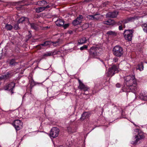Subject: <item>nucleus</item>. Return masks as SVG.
I'll return each instance as SVG.
<instances>
[{"label": "nucleus", "instance_id": "nucleus-1", "mask_svg": "<svg viewBox=\"0 0 147 147\" xmlns=\"http://www.w3.org/2000/svg\"><path fill=\"white\" fill-rule=\"evenodd\" d=\"M124 83L125 84L122 88L124 92H131L134 93L137 90V83L135 76L134 75H129L124 78Z\"/></svg>", "mask_w": 147, "mask_h": 147}, {"label": "nucleus", "instance_id": "nucleus-2", "mask_svg": "<svg viewBox=\"0 0 147 147\" xmlns=\"http://www.w3.org/2000/svg\"><path fill=\"white\" fill-rule=\"evenodd\" d=\"M102 49L98 46L93 47L90 50V56L94 58H96L97 56H99L101 53Z\"/></svg>", "mask_w": 147, "mask_h": 147}, {"label": "nucleus", "instance_id": "nucleus-3", "mask_svg": "<svg viewBox=\"0 0 147 147\" xmlns=\"http://www.w3.org/2000/svg\"><path fill=\"white\" fill-rule=\"evenodd\" d=\"M113 55L118 57H121L123 54V48L119 45L115 46L113 49Z\"/></svg>", "mask_w": 147, "mask_h": 147}, {"label": "nucleus", "instance_id": "nucleus-4", "mask_svg": "<svg viewBox=\"0 0 147 147\" xmlns=\"http://www.w3.org/2000/svg\"><path fill=\"white\" fill-rule=\"evenodd\" d=\"M134 131L138 133L137 135H136L134 138L135 141L131 142V144H136L139 140L143 138H144V133L140 131L138 129H136L134 130Z\"/></svg>", "mask_w": 147, "mask_h": 147}, {"label": "nucleus", "instance_id": "nucleus-5", "mask_svg": "<svg viewBox=\"0 0 147 147\" xmlns=\"http://www.w3.org/2000/svg\"><path fill=\"white\" fill-rule=\"evenodd\" d=\"M119 66L118 65H113L110 68L107 72V75L109 76L112 77L115 73L118 72Z\"/></svg>", "mask_w": 147, "mask_h": 147}, {"label": "nucleus", "instance_id": "nucleus-6", "mask_svg": "<svg viewBox=\"0 0 147 147\" xmlns=\"http://www.w3.org/2000/svg\"><path fill=\"white\" fill-rule=\"evenodd\" d=\"M133 32L134 31L132 30H125L123 34L125 39L129 41H131Z\"/></svg>", "mask_w": 147, "mask_h": 147}, {"label": "nucleus", "instance_id": "nucleus-7", "mask_svg": "<svg viewBox=\"0 0 147 147\" xmlns=\"http://www.w3.org/2000/svg\"><path fill=\"white\" fill-rule=\"evenodd\" d=\"M15 86V84L12 82L6 85L4 88L3 89L5 90L9 91L11 93V94L13 93V89Z\"/></svg>", "mask_w": 147, "mask_h": 147}, {"label": "nucleus", "instance_id": "nucleus-8", "mask_svg": "<svg viewBox=\"0 0 147 147\" xmlns=\"http://www.w3.org/2000/svg\"><path fill=\"white\" fill-rule=\"evenodd\" d=\"M59 132V130L58 128L53 127L50 131V136L51 138H55L57 137Z\"/></svg>", "mask_w": 147, "mask_h": 147}, {"label": "nucleus", "instance_id": "nucleus-9", "mask_svg": "<svg viewBox=\"0 0 147 147\" xmlns=\"http://www.w3.org/2000/svg\"><path fill=\"white\" fill-rule=\"evenodd\" d=\"M22 122L18 119L14 120L12 123V125L14 127L16 130H19L22 127Z\"/></svg>", "mask_w": 147, "mask_h": 147}, {"label": "nucleus", "instance_id": "nucleus-10", "mask_svg": "<svg viewBox=\"0 0 147 147\" xmlns=\"http://www.w3.org/2000/svg\"><path fill=\"white\" fill-rule=\"evenodd\" d=\"M52 43L53 44H56L58 43V42H51L49 41H46L45 42L43 43L37 45L36 47L38 49H41L42 48V47H48Z\"/></svg>", "mask_w": 147, "mask_h": 147}, {"label": "nucleus", "instance_id": "nucleus-11", "mask_svg": "<svg viewBox=\"0 0 147 147\" xmlns=\"http://www.w3.org/2000/svg\"><path fill=\"white\" fill-rule=\"evenodd\" d=\"M78 81L79 83L78 87V88L85 92L88 91L89 88L85 85L80 80L78 79Z\"/></svg>", "mask_w": 147, "mask_h": 147}, {"label": "nucleus", "instance_id": "nucleus-12", "mask_svg": "<svg viewBox=\"0 0 147 147\" xmlns=\"http://www.w3.org/2000/svg\"><path fill=\"white\" fill-rule=\"evenodd\" d=\"M101 17V16L100 15L98 14H95L92 15H88L87 16V17L88 19L94 20L99 19Z\"/></svg>", "mask_w": 147, "mask_h": 147}, {"label": "nucleus", "instance_id": "nucleus-13", "mask_svg": "<svg viewBox=\"0 0 147 147\" xmlns=\"http://www.w3.org/2000/svg\"><path fill=\"white\" fill-rule=\"evenodd\" d=\"M136 19H138V17L136 16H134L128 18L127 19L123 20L124 28L125 27V24L129 22L133 21Z\"/></svg>", "mask_w": 147, "mask_h": 147}, {"label": "nucleus", "instance_id": "nucleus-14", "mask_svg": "<svg viewBox=\"0 0 147 147\" xmlns=\"http://www.w3.org/2000/svg\"><path fill=\"white\" fill-rule=\"evenodd\" d=\"M58 52L57 51H49L46 52L43 54V56L44 57L50 56L53 55H55L58 53Z\"/></svg>", "mask_w": 147, "mask_h": 147}, {"label": "nucleus", "instance_id": "nucleus-15", "mask_svg": "<svg viewBox=\"0 0 147 147\" xmlns=\"http://www.w3.org/2000/svg\"><path fill=\"white\" fill-rule=\"evenodd\" d=\"M118 14V12L117 11L109 12L107 14L106 16L108 17L114 18L117 17Z\"/></svg>", "mask_w": 147, "mask_h": 147}, {"label": "nucleus", "instance_id": "nucleus-16", "mask_svg": "<svg viewBox=\"0 0 147 147\" xmlns=\"http://www.w3.org/2000/svg\"><path fill=\"white\" fill-rule=\"evenodd\" d=\"M139 98L141 100L145 101H147V92H142L140 94Z\"/></svg>", "mask_w": 147, "mask_h": 147}, {"label": "nucleus", "instance_id": "nucleus-17", "mask_svg": "<svg viewBox=\"0 0 147 147\" xmlns=\"http://www.w3.org/2000/svg\"><path fill=\"white\" fill-rule=\"evenodd\" d=\"M90 116V114L88 112H85L82 115L81 119L84 120L85 119L88 118Z\"/></svg>", "mask_w": 147, "mask_h": 147}, {"label": "nucleus", "instance_id": "nucleus-18", "mask_svg": "<svg viewBox=\"0 0 147 147\" xmlns=\"http://www.w3.org/2000/svg\"><path fill=\"white\" fill-rule=\"evenodd\" d=\"M23 22H25V23H28L29 22V19L27 18L24 17H22L19 20L18 23H23Z\"/></svg>", "mask_w": 147, "mask_h": 147}, {"label": "nucleus", "instance_id": "nucleus-19", "mask_svg": "<svg viewBox=\"0 0 147 147\" xmlns=\"http://www.w3.org/2000/svg\"><path fill=\"white\" fill-rule=\"evenodd\" d=\"M56 24L59 26H63L64 24V21L63 20L59 19L57 20L55 22Z\"/></svg>", "mask_w": 147, "mask_h": 147}, {"label": "nucleus", "instance_id": "nucleus-20", "mask_svg": "<svg viewBox=\"0 0 147 147\" xmlns=\"http://www.w3.org/2000/svg\"><path fill=\"white\" fill-rule=\"evenodd\" d=\"M10 76V73L9 72H7L6 74L2 75L1 77H0V80H6Z\"/></svg>", "mask_w": 147, "mask_h": 147}, {"label": "nucleus", "instance_id": "nucleus-21", "mask_svg": "<svg viewBox=\"0 0 147 147\" xmlns=\"http://www.w3.org/2000/svg\"><path fill=\"white\" fill-rule=\"evenodd\" d=\"M86 38L85 37H83L78 41V43L79 45L82 44L86 42Z\"/></svg>", "mask_w": 147, "mask_h": 147}, {"label": "nucleus", "instance_id": "nucleus-22", "mask_svg": "<svg viewBox=\"0 0 147 147\" xmlns=\"http://www.w3.org/2000/svg\"><path fill=\"white\" fill-rule=\"evenodd\" d=\"M28 23L30 24L32 29H34L35 30H37L38 26L36 24L34 23H30L29 22Z\"/></svg>", "mask_w": 147, "mask_h": 147}, {"label": "nucleus", "instance_id": "nucleus-23", "mask_svg": "<svg viewBox=\"0 0 147 147\" xmlns=\"http://www.w3.org/2000/svg\"><path fill=\"white\" fill-rule=\"evenodd\" d=\"M107 34L109 36L113 37L116 36L117 35L115 31H109L107 32Z\"/></svg>", "mask_w": 147, "mask_h": 147}, {"label": "nucleus", "instance_id": "nucleus-24", "mask_svg": "<svg viewBox=\"0 0 147 147\" xmlns=\"http://www.w3.org/2000/svg\"><path fill=\"white\" fill-rule=\"evenodd\" d=\"M144 68V66L143 63L141 62V64H139L138 65V67L136 68V69L141 71L143 70Z\"/></svg>", "mask_w": 147, "mask_h": 147}, {"label": "nucleus", "instance_id": "nucleus-25", "mask_svg": "<svg viewBox=\"0 0 147 147\" xmlns=\"http://www.w3.org/2000/svg\"><path fill=\"white\" fill-rule=\"evenodd\" d=\"M5 28L7 30H10L13 28V26L10 24H6Z\"/></svg>", "mask_w": 147, "mask_h": 147}, {"label": "nucleus", "instance_id": "nucleus-26", "mask_svg": "<svg viewBox=\"0 0 147 147\" xmlns=\"http://www.w3.org/2000/svg\"><path fill=\"white\" fill-rule=\"evenodd\" d=\"M36 11L37 13H39L44 11V10L43 7H41L36 9Z\"/></svg>", "mask_w": 147, "mask_h": 147}, {"label": "nucleus", "instance_id": "nucleus-27", "mask_svg": "<svg viewBox=\"0 0 147 147\" xmlns=\"http://www.w3.org/2000/svg\"><path fill=\"white\" fill-rule=\"evenodd\" d=\"M83 16L82 15H79L76 19L80 24L83 20Z\"/></svg>", "mask_w": 147, "mask_h": 147}, {"label": "nucleus", "instance_id": "nucleus-28", "mask_svg": "<svg viewBox=\"0 0 147 147\" xmlns=\"http://www.w3.org/2000/svg\"><path fill=\"white\" fill-rule=\"evenodd\" d=\"M143 30L146 32H147V24H144L142 26Z\"/></svg>", "mask_w": 147, "mask_h": 147}, {"label": "nucleus", "instance_id": "nucleus-29", "mask_svg": "<svg viewBox=\"0 0 147 147\" xmlns=\"http://www.w3.org/2000/svg\"><path fill=\"white\" fill-rule=\"evenodd\" d=\"M38 3L40 4L41 5H45L47 4V2L44 0H42L39 1Z\"/></svg>", "mask_w": 147, "mask_h": 147}, {"label": "nucleus", "instance_id": "nucleus-30", "mask_svg": "<svg viewBox=\"0 0 147 147\" xmlns=\"http://www.w3.org/2000/svg\"><path fill=\"white\" fill-rule=\"evenodd\" d=\"M72 24L74 26H76L79 24H80V23L79 22H78L77 19H76L74 20L72 22Z\"/></svg>", "mask_w": 147, "mask_h": 147}, {"label": "nucleus", "instance_id": "nucleus-31", "mask_svg": "<svg viewBox=\"0 0 147 147\" xmlns=\"http://www.w3.org/2000/svg\"><path fill=\"white\" fill-rule=\"evenodd\" d=\"M112 21L111 20H107V21H105L104 22V24H107V25H110L112 24Z\"/></svg>", "mask_w": 147, "mask_h": 147}, {"label": "nucleus", "instance_id": "nucleus-32", "mask_svg": "<svg viewBox=\"0 0 147 147\" xmlns=\"http://www.w3.org/2000/svg\"><path fill=\"white\" fill-rule=\"evenodd\" d=\"M18 23H17L14 25L13 28L15 30H18L20 28L18 26Z\"/></svg>", "mask_w": 147, "mask_h": 147}, {"label": "nucleus", "instance_id": "nucleus-33", "mask_svg": "<svg viewBox=\"0 0 147 147\" xmlns=\"http://www.w3.org/2000/svg\"><path fill=\"white\" fill-rule=\"evenodd\" d=\"M16 63L14 59H11L10 62L9 64L11 65H15Z\"/></svg>", "mask_w": 147, "mask_h": 147}, {"label": "nucleus", "instance_id": "nucleus-34", "mask_svg": "<svg viewBox=\"0 0 147 147\" xmlns=\"http://www.w3.org/2000/svg\"><path fill=\"white\" fill-rule=\"evenodd\" d=\"M87 47L86 45H84L82 47H81L80 49L81 50H83L84 49H86L87 48Z\"/></svg>", "mask_w": 147, "mask_h": 147}, {"label": "nucleus", "instance_id": "nucleus-35", "mask_svg": "<svg viewBox=\"0 0 147 147\" xmlns=\"http://www.w3.org/2000/svg\"><path fill=\"white\" fill-rule=\"evenodd\" d=\"M118 60V59L117 57L114 58L113 59V63H115L117 62Z\"/></svg>", "mask_w": 147, "mask_h": 147}, {"label": "nucleus", "instance_id": "nucleus-36", "mask_svg": "<svg viewBox=\"0 0 147 147\" xmlns=\"http://www.w3.org/2000/svg\"><path fill=\"white\" fill-rule=\"evenodd\" d=\"M3 49L0 48V59L1 58L2 56V54L3 53Z\"/></svg>", "mask_w": 147, "mask_h": 147}, {"label": "nucleus", "instance_id": "nucleus-37", "mask_svg": "<svg viewBox=\"0 0 147 147\" xmlns=\"http://www.w3.org/2000/svg\"><path fill=\"white\" fill-rule=\"evenodd\" d=\"M117 24L118 25H119V26L123 25V20L119 21L118 22Z\"/></svg>", "mask_w": 147, "mask_h": 147}, {"label": "nucleus", "instance_id": "nucleus-38", "mask_svg": "<svg viewBox=\"0 0 147 147\" xmlns=\"http://www.w3.org/2000/svg\"><path fill=\"white\" fill-rule=\"evenodd\" d=\"M69 25L68 24H64L63 26L64 28L65 29Z\"/></svg>", "mask_w": 147, "mask_h": 147}, {"label": "nucleus", "instance_id": "nucleus-39", "mask_svg": "<svg viewBox=\"0 0 147 147\" xmlns=\"http://www.w3.org/2000/svg\"><path fill=\"white\" fill-rule=\"evenodd\" d=\"M123 28H124L123 25H120L119 27V29L120 30H121Z\"/></svg>", "mask_w": 147, "mask_h": 147}, {"label": "nucleus", "instance_id": "nucleus-40", "mask_svg": "<svg viewBox=\"0 0 147 147\" xmlns=\"http://www.w3.org/2000/svg\"><path fill=\"white\" fill-rule=\"evenodd\" d=\"M23 8H22V7H17V9L18 10H22Z\"/></svg>", "mask_w": 147, "mask_h": 147}, {"label": "nucleus", "instance_id": "nucleus-41", "mask_svg": "<svg viewBox=\"0 0 147 147\" xmlns=\"http://www.w3.org/2000/svg\"><path fill=\"white\" fill-rule=\"evenodd\" d=\"M44 10H45L46 9L49 8L50 7V6L49 5H47L46 6L43 7Z\"/></svg>", "mask_w": 147, "mask_h": 147}, {"label": "nucleus", "instance_id": "nucleus-42", "mask_svg": "<svg viewBox=\"0 0 147 147\" xmlns=\"http://www.w3.org/2000/svg\"><path fill=\"white\" fill-rule=\"evenodd\" d=\"M116 86L117 87L119 88L120 87V85L119 84H116Z\"/></svg>", "mask_w": 147, "mask_h": 147}, {"label": "nucleus", "instance_id": "nucleus-43", "mask_svg": "<svg viewBox=\"0 0 147 147\" xmlns=\"http://www.w3.org/2000/svg\"><path fill=\"white\" fill-rule=\"evenodd\" d=\"M100 61L103 64H104L105 65V63L104 62L103 60H100Z\"/></svg>", "mask_w": 147, "mask_h": 147}, {"label": "nucleus", "instance_id": "nucleus-44", "mask_svg": "<svg viewBox=\"0 0 147 147\" xmlns=\"http://www.w3.org/2000/svg\"><path fill=\"white\" fill-rule=\"evenodd\" d=\"M49 28V27H48V26H46V27H45L44 28V30H46V29H47L48 28Z\"/></svg>", "mask_w": 147, "mask_h": 147}, {"label": "nucleus", "instance_id": "nucleus-45", "mask_svg": "<svg viewBox=\"0 0 147 147\" xmlns=\"http://www.w3.org/2000/svg\"><path fill=\"white\" fill-rule=\"evenodd\" d=\"M145 63H147V62H145Z\"/></svg>", "mask_w": 147, "mask_h": 147}, {"label": "nucleus", "instance_id": "nucleus-46", "mask_svg": "<svg viewBox=\"0 0 147 147\" xmlns=\"http://www.w3.org/2000/svg\"><path fill=\"white\" fill-rule=\"evenodd\" d=\"M32 82H33V83H34V81H33V80H32Z\"/></svg>", "mask_w": 147, "mask_h": 147}, {"label": "nucleus", "instance_id": "nucleus-47", "mask_svg": "<svg viewBox=\"0 0 147 147\" xmlns=\"http://www.w3.org/2000/svg\"><path fill=\"white\" fill-rule=\"evenodd\" d=\"M1 1V0H0V1Z\"/></svg>", "mask_w": 147, "mask_h": 147}]
</instances>
